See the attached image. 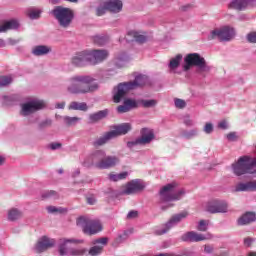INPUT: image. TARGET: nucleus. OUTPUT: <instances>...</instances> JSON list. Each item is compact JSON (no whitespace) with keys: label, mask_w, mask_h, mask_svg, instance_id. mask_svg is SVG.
Returning <instances> with one entry per match:
<instances>
[{"label":"nucleus","mask_w":256,"mask_h":256,"mask_svg":"<svg viewBox=\"0 0 256 256\" xmlns=\"http://www.w3.org/2000/svg\"><path fill=\"white\" fill-rule=\"evenodd\" d=\"M66 91L70 95H87L99 91V83L90 75H73L66 81Z\"/></svg>","instance_id":"f257e3e1"},{"label":"nucleus","mask_w":256,"mask_h":256,"mask_svg":"<svg viewBox=\"0 0 256 256\" xmlns=\"http://www.w3.org/2000/svg\"><path fill=\"white\" fill-rule=\"evenodd\" d=\"M50 14L54 19H56L61 29H69L75 19V12H73L71 8L63 6H55L54 9L51 10Z\"/></svg>","instance_id":"f03ea898"},{"label":"nucleus","mask_w":256,"mask_h":256,"mask_svg":"<svg viewBox=\"0 0 256 256\" xmlns=\"http://www.w3.org/2000/svg\"><path fill=\"white\" fill-rule=\"evenodd\" d=\"M183 195H185V190L177 191L176 182L169 183L159 191V205H163V203H171V201H179Z\"/></svg>","instance_id":"7ed1b4c3"},{"label":"nucleus","mask_w":256,"mask_h":256,"mask_svg":"<svg viewBox=\"0 0 256 256\" xmlns=\"http://www.w3.org/2000/svg\"><path fill=\"white\" fill-rule=\"evenodd\" d=\"M191 67H197L198 73H209L211 71V66L199 53H190L184 58V71H189Z\"/></svg>","instance_id":"20e7f679"},{"label":"nucleus","mask_w":256,"mask_h":256,"mask_svg":"<svg viewBox=\"0 0 256 256\" xmlns=\"http://www.w3.org/2000/svg\"><path fill=\"white\" fill-rule=\"evenodd\" d=\"M20 115L29 117L38 111H43L47 107V102L39 98H30L28 101L21 104Z\"/></svg>","instance_id":"39448f33"},{"label":"nucleus","mask_w":256,"mask_h":256,"mask_svg":"<svg viewBox=\"0 0 256 256\" xmlns=\"http://www.w3.org/2000/svg\"><path fill=\"white\" fill-rule=\"evenodd\" d=\"M77 225L82 227L83 232L86 235H97L100 231H103V226L99 220H93L87 217H80L77 220Z\"/></svg>","instance_id":"423d86ee"},{"label":"nucleus","mask_w":256,"mask_h":256,"mask_svg":"<svg viewBox=\"0 0 256 256\" xmlns=\"http://www.w3.org/2000/svg\"><path fill=\"white\" fill-rule=\"evenodd\" d=\"M235 37V29L224 26L222 28H218L212 30L208 35V41H213V39H219V41H231Z\"/></svg>","instance_id":"0eeeda50"},{"label":"nucleus","mask_w":256,"mask_h":256,"mask_svg":"<svg viewBox=\"0 0 256 256\" xmlns=\"http://www.w3.org/2000/svg\"><path fill=\"white\" fill-rule=\"evenodd\" d=\"M189 217L188 212H180L178 214L172 215V217L163 225L162 229L155 230V235H165V233H169L175 225H179L183 221V219H187Z\"/></svg>","instance_id":"6e6552de"},{"label":"nucleus","mask_w":256,"mask_h":256,"mask_svg":"<svg viewBox=\"0 0 256 256\" xmlns=\"http://www.w3.org/2000/svg\"><path fill=\"white\" fill-rule=\"evenodd\" d=\"M141 137L137 138L134 141H128L127 147L129 149H133V147H137V145H149L153 139H155V132H153L152 129L149 128H142L141 131Z\"/></svg>","instance_id":"1a4fd4ad"},{"label":"nucleus","mask_w":256,"mask_h":256,"mask_svg":"<svg viewBox=\"0 0 256 256\" xmlns=\"http://www.w3.org/2000/svg\"><path fill=\"white\" fill-rule=\"evenodd\" d=\"M131 91H133V87L129 82L119 83L113 90L114 103H121V101H123Z\"/></svg>","instance_id":"9d476101"},{"label":"nucleus","mask_w":256,"mask_h":256,"mask_svg":"<svg viewBox=\"0 0 256 256\" xmlns=\"http://www.w3.org/2000/svg\"><path fill=\"white\" fill-rule=\"evenodd\" d=\"M145 189V182L141 179H134L128 182L121 192V195H137Z\"/></svg>","instance_id":"9b49d317"},{"label":"nucleus","mask_w":256,"mask_h":256,"mask_svg":"<svg viewBox=\"0 0 256 256\" xmlns=\"http://www.w3.org/2000/svg\"><path fill=\"white\" fill-rule=\"evenodd\" d=\"M249 7H256V0H232L228 4L233 11H247Z\"/></svg>","instance_id":"f8f14e48"},{"label":"nucleus","mask_w":256,"mask_h":256,"mask_svg":"<svg viewBox=\"0 0 256 256\" xmlns=\"http://www.w3.org/2000/svg\"><path fill=\"white\" fill-rule=\"evenodd\" d=\"M88 57L90 65H97L98 63H103L109 57V52L107 50H92L88 51Z\"/></svg>","instance_id":"ddd939ff"},{"label":"nucleus","mask_w":256,"mask_h":256,"mask_svg":"<svg viewBox=\"0 0 256 256\" xmlns=\"http://www.w3.org/2000/svg\"><path fill=\"white\" fill-rule=\"evenodd\" d=\"M107 243H109V238L107 237H102L92 241V245L94 246L89 249L88 254L91 256L101 255V253H103V247H105Z\"/></svg>","instance_id":"4468645a"},{"label":"nucleus","mask_w":256,"mask_h":256,"mask_svg":"<svg viewBox=\"0 0 256 256\" xmlns=\"http://www.w3.org/2000/svg\"><path fill=\"white\" fill-rule=\"evenodd\" d=\"M51 247H55V239L49 238L47 236H43L35 245L34 251L36 253H43L47 251V249H51Z\"/></svg>","instance_id":"2eb2a0df"},{"label":"nucleus","mask_w":256,"mask_h":256,"mask_svg":"<svg viewBox=\"0 0 256 256\" xmlns=\"http://www.w3.org/2000/svg\"><path fill=\"white\" fill-rule=\"evenodd\" d=\"M87 63H90L89 51L78 52L71 58V64L74 67H85Z\"/></svg>","instance_id":"dca6fc26"},{"label":"nucleus","mask_w":256,"mask_h":256,"mask_svg":"<svg viewBox=\"0 0 256 256\" xmlns=\"http://www.w3.org/2000/svg\"><path fill=\"white\" fill-rule=\"evenodd\" d=\"M227 209H229L227 202L219 201V200L208 203V205L206 207V211H208V213H212V214L227 213Z\"/></svg>","instance_id":"f3484780"},{"label":"nucleus","mask_w":256,"mask_h":256,"mask_svg":"<svg viewBox=\"0 0 256 256\" xmlns=\"http://www.w3.org/2000/svg\"><path fill=\"white\" fill-rule=\"evenodd\" d=\"M181 241H184L185 243H199V241H205L207 237L203 234H199L195 231H190L184 233L180 237Z\"/></svg>","instance_id":"a211bd4d"},{"label":"nucleus","mask_w":256,"mask_h":256,"mask_svg":"<svg viewBox=\"0 0 256 256\" xmlns=\"http://www.w3.org/2000/svg\"><path fill=\"white\" fill-rule=\"evenodd\" d=\"M116 165H119V157L105 154L103 160L97 164V169H111Z\"/></svg>","instance_id":"6ab92c4d"},{"label":"nucleus","mask_w":256,"mask_h":256,"mask_svg":"<svg viewBox=\"0 0 256 256\" xmlns=\"http://www.w3.org/2000/svg\"><path fill=\"white\" fill-rule=\"evenodd\" d=\"M132 126L129 123H122L114 126V130H111L110 133L115 139L116 137H121V135H127L131 131Z\"/></svg>","instance_id":"aec40b11"},{"label":"nucleus","mask_w":256,"mask_h":256,"mask_svg":"<svg viewBox=\"0 0 256 256\" xmlns=\"http://www.w3.org/2000/svg\"><path fill=\"white\" fill-rule=\"evenodd\" d=\"M67 243H83V240L61 238L58 244V249L61 256L69 255Z\"/></svg>","instance_id":"412c9836"},{"label":"nucleus","mask_w":256,"mask_h":256,"mask_svg":"<svg viewBox=\"0 0 256 256\" xmlns=\"http://www.w3.org/2000/svg\"><path fill=\"white\" fill-rule=\"evenodd\" d=\"M126 41H136V43H147V36L141 32L132 30L126 35Z\"/></svg>","instance_id":"4be33fe9"},{"label":"nucleus","mask_w":256,"mask_h":256,"mask_svg":"<svg viewBox=\"0 0 256 256\" xmlns=\"http://www.w3.org/2000/svg\"><path fill=\"white\" fill-rule=\"evenodd\" d=\"M106 8H107V11H110V13H121V11H123V1L107 0Z\"/></svg>","instance_id":"5701e85b"},{"label":"nucleus","mask_w":256,"mask_h":256,"mask_svg":"<svg viewBox=\"0 0 256 256\" xmlns=\"http://www.w3.org/2000/svg\"><path fill=\"white\" fill-rule=\"evenodd\" d=\"M248 191H256V180L249 181L246 183L241 182L235 186L236 193L248 192Z\"/></svg>","instance_id":"b1692460"},{"label":"nucleus","mask_w":256,"mask_h":256,"mask_svg":"<svg viewBox=\"0 0 256 256\" xmlns=\"http://www.w3.org/2000/svg\"><path fill=\"white\" fill-rule=\"evenodd\" d=\"M19 27V21L16 19H11L5 21L2 25H0V33H7V31L15 30Z\"/></svg>","instance_id":"393cba45"},{"label":"nucleus","mask_w":256,"mask_h":256,"mask_svg":"<svg viewBox=\"0 0 256 256\" xmlns=\"http://www.w3.org/2000/svg\"><path fill=\"white\" fill-rule=\"evenodd\" d=\"M256 213L255 212H246L238 219V225H249L255 223Z\"/></svg>","instance_id":"a878e982"},{"label":"nucleus","mask_w":256,"mask_h":256,"mask_svg":"<svg viewBox=\"0 0 256 256\" xmlns=\"http://www.w3.org/2000/svg\"><path fill=\"white\" fill-rule=\"evenodd\" d=\"M107 115H109V110L108 109H104V110H100L96 113L90 114L88 119H89V123H99V121L105 119V117H107Z\"/></svg>","instance_id":"bb28decb"},{"label":"nucleus","mask_w":256,"mask_h":256,"mask_svg":"<svg viewBox=\"0 0 256 256\" xmlns=\"http://www.w3.org/2000/svg\"><path fill=\"white\" fill-rule=\"evenodd\" d=\"M106 154L107 153L105 152V150H95L90 154L91 163L92 165H94V167H96V169H97V164L103 161Z\"/></svg>","instance_id":"cd10ccee"},{"label":"nucleus","mask_w":256,"mask_h":256,"mask_svg":"<svg viewBox=\"0 0 256 256\" xmlns=\"http://www.w3.org/2000/svg\"><path fill=\"white\" fill-rule=\"evenodd\" d=\"M111 139H114L111 131L106 132L104 135L100 136L93 142V147H103V145H107Z\"/></svg>","instance_id":"c85d7f7f"},{"label":"nucleus","mask_w":256,"mask_h":256,"mask_svg":"<svg viewBox=\"0 0 256 256\" xmlns=\"http://www.w3.org/2000/svg\"><path fill=\"white\" fill-rule=\"evenodd\" d=\"M49 53H51V47L47 45H38L32 49V54L35 57H43V55H49Z\"/></svg>","instance_id":"c756f323"},{"label":"nucleus","mask_w":256,"mask_h":256,"mask_svg":"<svg viewBox=\"0 0 256 256\" xmlns=\"http://www.w3.org/2000/svg\"><path fill=\"white\" fill-rule=\"evenodd\" d=\"M132 89L135 90L139 87H143V85H145V83H147V76L145 75H138L135 77V79L133 81H129L128 82Z\"/></svg>","instance_id":"7c9ffc66"},{"label":"nucleus","mask_w":256,"mask_h":256,"mask_svg":"<svg viewBox=\"0 0 256 256\" xmlns=\"http://www.w3.org/2000/svg\"><path fill=\"white\" fill-rule=\"evenodd\" d=\"M69 111H88L89 106L85 102L73 101L68 106Z\"/></svg>","instance_id":"2f4dec72"},{"label":"nucleus","mask_w":256,"mask_h":256,"mask_svg":"<svg viewBox=\"0 0 256 256\" xmlns=\"http://www.w3.org/2000/svg\"><path fill=\"white\" fill-rule=\"evenodd\" d=\"M199 135V129L193 128L190 130H181L180 137H183V139L191 140L195 139Z\"/></svg>","instance_id":"473e14b6"},{"label":"nucleus","mask_w":256,"mask_h":256,"mask_svg":"<svg viewBox=\"0 0 256 256\" xmlns=\"http://www.w3.org/2000/svg\"><path fill=\"white\" fill-rule=\"evenodd\" d=\"M41 13H43V10L37 9L35 7H30L26 10V15L31 19L32 21L36 19H40Z\"/></svg>","instance_id":"72a5a7b5"},{"label":"nucleus","mask_w":256,"mask_h":256,"mask_svg":"<svg viewBox=\"0 0 256 256\" xmlns=\"http://www.w3.org/2000/svg\"><path fill=\"white\" fill-rule=\"evenodd\" d=\"M181 61H183V55L177 54L170 60L168 64L169 69H171V71H175V69H178L179 65H181Z\"/></svg>","instance_id":"f704fd0d"},{"label":"nucleus","mask_w":256,"mask_h":256,"mask_svg":"<svg viewBox=\"0 0 256 256\" xmlns=\"http://www.w3.org/2000/svg\"><path fill=\"white\" fill-rule=\"evenodd\" d=\"M92 41L94 45H98V47H103V45H107V43H109V37L105 35H96L92 37Z\"/></svg>","instance_id":"c9c22d12"},{"label":"nucleus","mask_w":256,"mask_h":256,"mask_svg":"<svg viewBox=\"0 0 256 256\" xmlns=\"http://www.w3.org/2000/svg\"><path fill=\"white\" fill-rule=\"evenodd\" d=\"M21 217H23V212L17 208H12L8 211L9 221H17V219H21Z\"/></svg>","instance_id":"e433bc0d"},{"label":"nucleus","mask_w":256,"mask_h":256,"mask_svg":"<svg viewBox=\"0 0 256 256\" xmlns=\"http://www.w3.org/2000/svg\"><path fill=\"white\" fill-rule=\"evenodd\" d=\"M62 119L67 127H75L81 121V118L77 116H64Z\"/></svg>","instance_id":"4c0bfd02"},{"label":"nucleus","mask_w":256,"mask_h":256,"mask_svg":"<svg viewBox=\"0 0 256 256\" xmlns=\"http://www.w3.org/2000/svg\"><path fill=\"white\" fill-rule=\"evenodd\" d=\"M127 239H129V232L124 231L122 234H119L118 237L115 238L112 245L113 247H119V245H121V243H125Z\"/></svg>","instance_id":"58836bf2"},{"label":"nucleus","mask_w":256,"mask_h":256,"mask_svg":"<svg viewBox=\"0 0 256 256\" xmlns=\"http://www.w3.org/2000/svg\"><path fill=\"white\" fill-rule=\"evenodd\" d=\"M127 175H129V173H127V172H122V173H119V174L110 173L108 175V179L110 181L117 182V181H121V179H126Z\"/></svg>","instance_id":"ea45409f"},{"label":"nucleus","mask_w":256,"mask_h":256,"mask_svg":"<svg viewBox=\"0 0 256 256\" xmlns=\"http://www.w3.org/2000/svg\"><path fill=\"white\" fill-rule=\"evenodd\" d=\"M42 199H58L59 195L54 190L44 191L41 195Z\"/></svg>","instance_id":"a19ab883"},{"label":"nucleus","mask_w":256,"mask_h":256,"mask_svg":"<svg viewBox=\"0 0 256 256\" xmlns=\"http://www.w3.org/2000/svg\"><path fill=\"white\" fill-rule=\"evenodd\" d=\"M140 104L142 105V107H144V109H150L151 107H155L157 105V100H140Z\"/></svg>","instance_id":"79ce46f5"},{"label":"nucleus","mask_w":256,"mask_h":256,"mask_svg":"<svg viewBox=\"0 0 256 256\" xmlns=\"http://www.w3.org/2000/svg\"><path fill=\"white\" fill-rule=\"evenodd\" d=\"M85 253H87V249L85 248H80V249L72 248L68 250V255H73V256H81V255H85Z\"/></svg>","instance_id":"37998d69"},{"label":"nucleus","mask_w":256,"mask_h":256,"mask_svg":"<svg viewBox=\"0 0 256 256\" xmlns=\"http://www.w3.org/2000/svg\"><path fill=\"white\" fill-rule=\"evenodd\" d=\"M13 83V78L11 76H1L0 77V87H7Z\"/></svg>","instance_id":"c03bdc74"},{"label":"nucleus","mask_w":256,"mask_h":256,"mask_svg":"<svg viewBox=\"0 0 256 256\" xmlns=\"http://www.w3.org/2000/svg\"><path fill=\"white\" fill-rule=\"evenodd\" d=\"M124 105L128 107L129 111H132V109H137V101L130 98L124 100Z\"/></svg>","instance_id":"a18cd8bd"},{"label":"nucleus","mask_w":256,"mask_h":256,"mask_svg":"<svg viewBox=\"0 0 256 256\" xmlns=\"http://www.w3.org/2000/svg\"><path fill=\"white\" fill-rule=\"evenodd\" d=\"M46 211H48V213H50V214H55V213L61 214V213H65V211H67V210H65L64 208H61V207L57 208L55 206H47Z\"/></svg>","instance_id":"49530a36"},{"label":"nucleus","mask_w":256,"mask_h":256,"mask_svg":"<svg viewBox=\"0 0 256 256\" xmlns=\"http://www.w3.org/2000/svg\"><path fill=\"white\" fill-rule=\"evenodd\" d=\"M174 105L177 109H185L187 107V102L183 99L176 98L174 99Z\"/></svg>","instance_id":"de8ad7c7"},{"label":"nucleus","mask_w":256,"mask_h":256,"mask_svg":"<svg viewBox=\"0 0 256 256\" xmlns=\"http://www.w3.org/2000/svg\"><path fill=\"white\" fill-rule=\"evenodd\" d=\"M207 229H209V223H207V220H200L197 226V230L205 232Z\"/></svg>","instance_id":"09e8293b"},{"label":"nucleus","mask_w":256,"mask_h":256,"mask_svg":"<svg viewBox=\"0 0 256 256\" xmlns=\"http://www.w3.org/2000/svg\"><path fill=\"white\" fill-rule=\"evenodd\" d=\"M53 125V120L46 119L38 124V129H46V127H51Z\"/></svg>","instance_id":"8fccbe9b"},{"label":"nucleus","mask_w":256,"mask_h":256,"mask_svg":"<svg viewBox=\"0 0 256 256\" xmlns=\"http://www.w3.org/2000/svg\"><path fill=\"white\" fill-rule=\"evenodd\" d=\"M105 13H107V6H106V2H104L103 6H99L96 9V15L98 17H102V15H105Z\"/></svg>","instance_id":"3c124183"},{"label":"nucleus","mask_w":256,"mask_h":256,"mask_svg":"<svg viewBox=\"0 0 256 256\" xmlns=\"http://www.w3.org/2000/svg\"><path fill=\"white\" fill-rule=\"evenodd\" d=\"M203 131L206 133V135H211V133L214 131L213 123L207 122L203 128Z\"/></svg>","instance_id":"603ef678"},{"label":"nucleus","mask_w":256,"mask_h":256,"mask_svg":"<svg viewBox=\"0 0 256 256\" xmlns=\"http://www.w3.org/2000/svg\"><path fill=\"white\" fill-rule=\"evenodd\" d=\"M4 105H11V103H13V101H15V97L13 96H2L1 97Z\"/></svg>","instance_id":"864d4df0"},{"label":"nucleus","mask_w":256,"mask_h":256,"mask_svg":"<svg viewBox=\"0 0 256 256\" xmlns=\"http://www.w3.org/2000/svg\"><path fill=\"white\" fill-rule=\"evenodd\" d=\"M246 39L248 43H256V31L248 33Z\"/></svg>","instance_id":"5fc2aeb1"},{"label":"nucleus","mask_w":256,"mask_h":256,"mask_svg":"<svg viewBox=\"0 0 256 256\" xmlns=\"http://www.w3.org/2000/svg\"><path fill=\"white\" fill-rule=\"evenodd\" d=\"M116 111L117 113H129L131 110H129L125 102H123V105L118 106Z\"/></svg>","instance_id":"6e6d98bb"},{"label":"nucleus","mask_w":256,"mask_h":256,"mask_svg":"<svg viewBox=\"0 0 256 256\" xmlns=\"http://www.w3.org/2000/svg\"><path fill=\"white\" fill-rule=\"evenodd\" d=\"M183 123L186 125V127H193V125H195V122H193L189 116L184 117Z\"/></svg>","instance_id":"4d7b16f0"},{"label":"nucleus","mask_w":256,"mask_h":256,"mask_svg":"<svg viewBox=\"0 0 256 256\" xmlns=\"http://www.w3.org/2000/svg\"><path fill=\"white\" fill-rule=\"evenodd\" d=\"M179 9L182 13H187V11H191V9H193V5L192 4L182 5L180 6Z\"/></svg>","instance_id":"13d9d810"},{"label":"nucleus","mask_w":256,"mask_h":256,"mask_svg":"<svg viewBox=\"0 0 256 256\" xmlns=\"http://www.w3.org/2000/svg\"><path fill=\"white\" fill-rule=\"evenodd\" d=\"M139 217V212L132 210L127 214V219H137Z\"/></svg>","instance_id":"bf43d9fd"},{"label":"nucleus","mask_w":256,"mask_h":256,"mask_svg":"<svg viewBox=\"0 0 256 256\" xmlns=\"http://www.w3.org/2000/svg\"><path fill=\"white\" fill-rule=\"evenodd\" d=\"M254 242H255V239H253L251 237H247L244 239V245L246 247H251V245H253Z\"/></svg>","instance_id":"052dcab7"},{"label":"nucleus","mask_w":256,"mask_h":256,"mask_svg":"<svg viewBox=\"0 0 256 256\" xmlns=\"http://www.w3.org/2000/svg\"><path fill=\"white\" fill-rule=\"evenodd\" d=\"M228 141H237V133L235 132H230L229 134L226 135Z\"/></svg>","instance_id":"680f3d73"},{"label":"nucleus","mask_w":256,"mask_h":256,"mask_svg":"<svg viewBox=\"0 0 256 256\" xmlns=\"http://www.w3.org/2000/svg\"><path fill=\"white\" fill-rule=\"evenodd\" d=\"M228 125H227V121H225V120H222V121H220L219 123H218V129H223V130H225V129H228Z\"/></svg>","instance_id":"e2e57ef3"},{"label":"nucleus","mask_w":256,"mask_h":256,"mask_svg":"<svg viewBox=\"0 0 256 256\" xmlns=\"http://www.w3.org/2000/svg\"><path fill=\"white\" fill-rule=\"evenodd\" d=\"M204 251L208 254H211V253H213V251H215V248H213V246H211V245H205Z\"/></svg>","instance_id":"0e129e2a"},{"label":"nucleus","mask_w":256,"mask_h":256,"mask_svg":"<svg viewBox=\"0 0 256 256\" xmlns=\"http://www.w3.org/2000/svg\"><path fill=\"white\" fill-rule=\"evenodd\" d=\"M86 201H87L88 205H95V203H97V200L93 196L87 197Z\"/></svg>","instance_id":"69168bd1"},{"label":"nucleus","mask_w":256,"mask_h":256,"mask_svg":"<svg viewBox=\"0 0 256 256\" xmlns=\"http://www.w3.org/2000/svg\"><path fill=\"white\" fill-rule=\"evenodd\" d=\"M65 105H66L65 101L57 102L55 104V109H65Z\"/></svg>","instance_id":"338daca9"},{"label":"nucleus","mask_w":256,"mask_h":256,"mask_svg":"<svg viewBox=\"0 0 256 256\" xmlns=\"http://www.w3.org/2000/svg\"><path fill=\"white\" fill-rule=\"evenodd\" d=\"M50 149H52V151H55L57 149H61V143H52V144H50Z\"/></svg>","instance_id":"774afa93"}]
</instances>
